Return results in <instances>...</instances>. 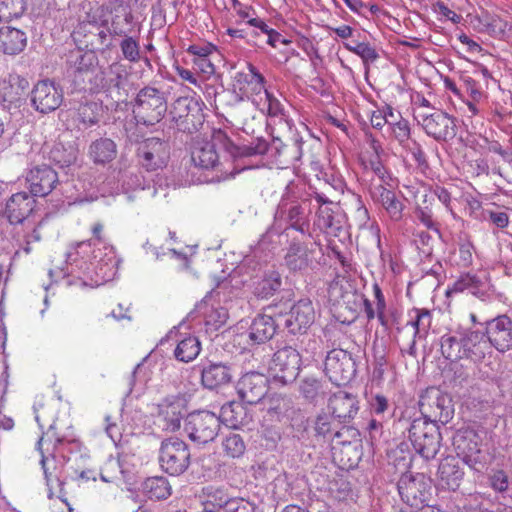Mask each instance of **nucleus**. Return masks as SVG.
<instances>
[{
	"label": "nucleus",
	"instance_id": "obj_49",
	"mask_svg": "<svg viewBox=\"0 0 512 512\" xmlns=\"http://www.w3.org/2000/svg\"><path fill=\"white\" fill-rule=\"evenodd\" d=\"M123 36L124 38L119 44L123 58L131 63L139 62L141 59L139 41L132 36L126 35L125 31Z\"/></svg>",
	"mask_w": 512,
	"mask_h": 512
},
{
	"label": "nucleus",
	"instance_id": "obj_62",
	"mask_svg": "<svg viewBox=\"0 0 512 512\" xmlns=\"http://www.w3.org/2000/svg\"><path fill=\"white\" fill-rule=\"evenodd\" d=\"M416 216L418 220L428 229L435 231L436 233H439L438 225L434 222L432 218V214L429 210L426 208L418 206L416 208Z\"/></svg>",
	"mask_w": 512,
	"mask_h": 512
},
{
	"label": "nucleus",
	"instance_id": "obj_33",
	"mask_svg": "<svg viewBox=\"0 0 512 512\" xmlns=\"http://www.w3.org/2000/svg\"><path fill=\"white\" fill-rule=\"evenodd\" d=\"M27 44L26 33L20 29L3 26L0 28V51L7 55H16L24 50Z\"/></svg>",
	"mask_w": 512,
	"mask_h": 512
},
{
	"label": "nucleus",
	"instance_id": "obj_18",
	"mask_svg": "<svg viewBox=\"0 0 512 512\" xmlns=\"http://www.w3.org/2000/svg\"><path fill=\"white\" fill-rule=\"evenodd\" d=\"M487 341H489L487 332L485 334L480 331L458 330L441 337V352H472L474 349H479L481 343Z\"/></svg>",
	"mask_w": 512,
	"mask_h": 512
},
{
	"label": "nucleus",
	"instance_id": "obj_17",
	"mask_svg": "<svg viewBox=\"0 0 512 512\" xmlns=\"http://www.w3.org/2000/svg\"><path fill=\"white\" fill-rule=\"evenodd\" d=\"M170 115L178 130L191 133L200 123L201 108L193 98L179 97L174 101Z\"/></svg>",
	"mask_w": 512,
	"mask_h": 512
},
{
	"label": "nucleus",
	"instance_id": "obj_6",
	"mask_svg": "<svg viewBox=\"0 0 512 512\" xmlns=\"http://www.w3.org/2000/svg\"><path fill=\"white\" fill-rule=\"evenodd\" d=\"M409 439L415 451L426 460L434 458L440 449L439 427L427 419L413 420L409 428Z\"/></svg>",
	"mask_w": 512,
	"mask_h": 512
},
{
	"label": "nucleus",
	"instance_id": "obj_52",
	"mask_svg": "<svg viewBox=\"0 0 512 512\" xmlns=\"http://www.w3.org/2000/svg\"><path fill=\"white\" fill-rule=\"evenodd\" d=\"M353 442H361L358 429L350 426H343L340 430L334 432L331 438V447L335 445L344 446Z\"/></svg>",
	"mask_w": 512,
	"mask_h": 512
},
{
	"label": "nucleus",
	"instance_id": "obj_48",
	"mask_svg": "<svg viewBox=\"0 0 512 512\" xmlns=\"http://www.w3.org/2000/svg\"><path fill=\"white\" fill-rule=\"evenodd\" d=\"M228 319V311L226 308L218 306H211L204 316V324L206 332L217 331L220 329Z\"/></svg>",
	"mask_w": 512,
	"mask_h": 512
},
{
	"label": "nucleus",
	"instance_id": "obj_55",
	"mask_svg": "<svg viewBox=\"0 0 512 512\" xmlns=\"http://www.w3.org/2000/svg\"><path fill=\"white\" fill-rule=\"evenodd\" d=\"M333 421L330 415L326 413L318 414L314 421V431L316 437H321L323 439L332 438L333 432Z\"/></svg>",
	"mask_w": 512,
	"mask_h": 512
},
{
	"label": "nucleus",
	"instance_id": "obj_56",
	"mask_svg": "<svg viewBox=\"0 0 512 512\" xmlns=\"http://www.w3.org/2000/svg\"><path fill=\"white\" fill-rule=\"evenodd\" d=\"M344 47L348 51L361 57L364 63L374 62L379 57L375 48H373L369 43L358 42L355 44V47H349V43H344Z\"/></svg>",
	"mask_w": 512,
	"mask_h": 512
},
{
	"label": "nucleus",
	"instance_id": "obj_41",
	"mask_svg": "<svg viewBox=\"0 0 512 512\" xmlns=\"http://www.w3.org/2000/svg\"><path fill=\"white\" fill-rule=\"evenodd\" d=\"M407 325L414 329V334L419 337L425 336L432 324V312L427 308H412L409 313Z\"/></svg>",
	"mask_w": 512,
	"mask_h": 512
},
{
	"label": "nucleus",
	"instance_id": "obj_51",
	"mask_svg": "<svg viewBox=\"0 0 512 512\" xmlns=\"http://www.w3.org/2000/svg\"><path fill=\"white\" fill-rule=\"evenodd\" d=\"M393 137L402 146L411 140V128L409 121L399 115V119L388 122Z\"/></svg>",
	"mask_w": 512,
	"mask_h": 512
},
{
	"label": "nucleus",
	"instance_id": "obj_4",
	"mask_svg": "<svg viewBox=\"0 0 512 512\" xmlns=\"http://www.w3.org/2000/svg\"><path fill=\"white\" fill-rule=\"evenodd\" d=\"M419 409L421 419L433 423L447 424L454 415V404L451 396L437 387L427 388L420 396Z\"/></svg>",
	"mask_w": 512,
	"mask_h": 512
},
{
	"label": "nucleus",
	"instance_id": "obj_1",
	"mask_svg": "<svg viewBox=\"0 0 512 512\" xmlns=\"http://www.w3.org/2000/svg\"><path fill=\"white\" fill-rule=\"evenodd\" d=\"M107 11L112 12V9L109 10L108 6L99 7L92 15H87V20L76 26L72 38L80 48L104 51L112 47L111 36L124 35V30L117 22L118 15L112 18L111 26H108Z\"/></svg>",
	"mask_w": 512,
	"mask_h": 512
},
{
	"label": "nucleus",
	"instance_id": "obj_31",
	"mask_svg": "<svg viewBox=\"0 0 512 512\" xmlns=\"http://www.w3.org/2000/svg\"><path fill=\"white\" fill-rule=\"evenodd\" d=\"M159 347L171 349L174 347V352H188L194 350L195 352L201 351V342L199 338L191 334H183L177 327L171 329L158 344Z\"/></svg>",
	"mask_w": 512,
	"mask_h": 512
},
{
	"label": "nucleus",
	"instance_id": "obj_29",
	"mask_svg": "<svg viewBox=\"0 0 512 512\" xmlns=\"http://www.w3.org/2000/svg\"><path fill=\"white\" fill-rule=\"evenodd\" d=\"M453 445L457 455L466 463H470L476 460V456L481 451V438L474 429H461L454 436Z\"/></svg>",
	"mask_w": 512,
	"mask_h": 512
},
{
	"label": "nucleus",
	"instance_id": "obj_50",
	"mask_svg": "<svg viewBox=\"0 0 512 512\" xmlns=\"http://www.w3.org/2000/svg\"><path fill=\"white\" fill-rule=\"evenodd\" d=\"M98 59L94 51L77 52L75 59L72 61V67L75 73L83 74L88 73L95 68Z\"/></svg>",
	"mask_w": 512,
	"mask_h": 512
},
{
	"label": "nucleus",
	"instance_id": "obj_34",
	"mask_svg": "<svg viewBox=\"0 0 512 512\" xmlns=\"http://www.w3.org/2000/svg\"><path fill=\"white\" fill-rule=\"evenodd\" d=\"M88 258L95 261L103 279L112 277L119 265V259L112 245H104L103 249H91Z\"/></svg>",
	"mask_w": 512,
	"mask_h": 512
},
{
	"label": "nucleus",
	"instance_id": "obj_53",
	"mask_svg": "<svg viewBox=\"0 0 512 512\" xmlns=\"http://www.w3.org/2000/svg\"><path fill=\"white\" fill-rule=\"evenodd\" d=\"M97 103H83L77 109V119L85 128L96 124L99 121Z\"/></svg>",
	"mask_w": 512,
	"mask_h": 512
},
{
	"label": "nucleus",
	"instance_id": "obj_61",
	"mask_svg": "<svg viewBox=\"0 0 512 512\" xmlns=\"http://www.w3.org/2000/svg\"><path fill=\"white\" fill-rule=\"evenodd\" d=\"M371 169L373 173L378 177L380 183L385 187L393 186V178L390 172L383 166L380 161L371 162Z\"/></svg>",
	"mask_w": 512,
	"mask_h": 512
},
{
	"label": "nucleus",
	"instance_id": "obj_22",
	"mask_svg": "<svg viewBox=\"0 0 512 512\" xmlns=\"http://www.w3.org/2000/svg\"><path fill=\"white\" fill-rule=\"evenodd\" d=\"M489 343L498 351L512 349V314L499 315L487 324Z\"/></svg>",
	"mask_w": 512,
	"mask_h": 512
},
{
	"label": "nucleus",
	"instance_id": "obj_28",
	"mask_svg": "<svg viewBox=\"0 0 512 512\" xmlns=\"http://www.w3.org/2000/svg\"><path fill=\"white\" fill-rule=\"evenodd\" d=\"M328 407L335 418L346 422L357 415L359 401L357 396L352 393L338 391L330 397Z\"/></svg>",
	"mask_w": 512,
	"mask_h": 512
},
{
	"label": "nucleus",
	"instance_id": "obj_30",
	"mask_svg": "<svg viewBox=\"0 0 512 512\" xmlns=\"http://www.w3.org/2000/svg\"><path fill=\"white\" fill-rule=\"evenodd\" d=\"M35 200L27 192L13 194L6 203V216L11 224L22 223L33 211Z\"/></svg>",
	"mask_w": 512,
	"mask_h": 512
},
{
	"label": "nucleus",
	"instance_id": "obj_5",
	"mask_svg": "<svg viewBox=\"0 0 512 512\" xmlns=\"http://www.w3.org/2000/svg\"><path fill=\"white\" fill-rule=\"evenodd\" d=\"M311 203L308 198L296 200L284 195L275 211V223L285 222L291 228L301 234L309 232Z\"/></svg>",
	"mask_w": 512,
	"mask_h": 512
},
{
	"label": "nucleus",
	"instance_id": "obj_43",
	"mask_svg": "<svg viewBox=\"0 0 512 512\" xmlns=\"http://www.w3.org/2000/svg\"><path fill=\"white\" fill-rule=\"evenodd\" d=\"M143 491L152 500L166 499L171 495V485L165 477H150L144 481Z\"/></svg>",
	"mask_w": 512,
	"mask_h": 512
},
{
	"label": "nucleus",
	"instance_id": "obj_9",
	"mask_svg": "<svg viewBox=\"0 0 512 512\" xmlns=\"http://www.w3.org/2000/svg\"><path fill=\"white\" fill-rule=\"evenodd\" d=\"M188 445L179 438H169L162 442L159 451L161 468L170 475H181L190 465Z\"/></svg>",
	"mask_w": 512,
	"mask_h": 512
},
{
	"label": "nucleus",
	"instance_id": "obj_54",
	"mask_svg": "<svg viewBox=\"0 0 512 512\" xmlns=\"http://www.w3.org/2000/svg\"><path fill=\"white\" fill-rule=\"evenodd\" d=\"M223 450L228 457L238 458L245 452V444L239 434L232 433L223 440Z\"/></svg>",
	"mask_w": 512,
	"mask_h": 512
},
{
	"label": "nucleus",
	"instance_id": "obj_11",
	"mask_svg": "<svg viewBox=\"0 0 512 512\" xmlns=\"http://www.w3.org/2000/svg\"><path fill=\"white\" fill-rule=\"evenodd\" d=\"M265 78L251 63L247 64V70L236 72L233 82V90L239 101L251 100L258 105L256 97L265 93Z\"/></svg>",
	"mask_w": 512,
	"mask_h": 512
},
{
	"label": "nucleus",
	"instance_id": "obj_10",
	"mask_svg": "<svg viewBox=\"0 0 512 512\" xmlns=\"http://www.w3.org/2000/svg\"><path fill=\"white\" fill-rule=\"evenodd\" d=\"M220 428L219 418L209 411L190 413L187 417L185 430L189 438L199 444L213 441Z\"/></svg>",
	"mask_w": 512,
	"mask_h": 512
},
{
	"label": "nucleus",
	"instance_id": "obj_3",
	"mask_svg": "<svg viewBox=\"0 0 512 512\" xmlns=\"http://www.w3.org/2000/svg\"><path fill=\"white\" fill-rule=\"evenodd\" d=\"M167 112L164 92L145 86L139 90L133 104V113L138 123L150 126L159 123Z\"/></svg>",
	"mask_w": 512,
	"mask_h": 512
},
{
	"label": "nucleus",
	"instance_id": "obj_21",
	"mask_svg": "<svg viewBox=\"0 0 512 512\" xmlns=\"http://www.w3.org/2000/svg\"><path fill=\"white\" fill-rule=\"evenodd\" d=\"M26 182L32 196L45 197L55 189L59 179L55 170L49 165L42 164L28 171Z\"/></svg>",
	"mask_w": 512,
	"mask_h": 512
},
{
	"label": "nucleus",
	"instance_id": "obj_42",
	"mask_svg": "<svg viewBox=\"0 0 512 512\" xmlns=\"http://www.w3.org/2000/svg\"><path fill=\"white\" fill-rule=\"evenodd\" d=\"M315 225L327 234H335L341 227L339 215L334 211L333 206H319L316 213Z\"/></svg>",
	"mask_w": 512,
	"mask_h": 512
},
{
	"label": "nucleus",
	"instance_id": "obj_44",
	"mask_svg": "<svg viewBox=\"0 0 512 512\" xmlns=\"http://www.w3.org/2000/svg\"><path fill=\"white\" fill-rule=\"evenodd\" d=\"M231 499L225 489L208 487L203 501V510L219 512L222 508L226 509Z\"/></svg>",
	"mask_w": 512,
	"mask_h": 512
},
{
	"label": "nucleus",
	"instance_id": "obj_8",
	"mask_svg": "<svg viewBox=\"0 0 512 512\" xmlns=\"http://www.w3.org/2000/svg\"><path fill=\"white\" fill-rule=\"evenodd\" d=\"M414 117L425 133L436 141L447 142L456 136L455 118L442 110L418 111Z\"/></svg>",
	"mask_w": 512,
	"mask_h": 512
},
{
	"label": "nucleus",
	"instance_id": "obj_38",
	"mask_svg": "<svg viewBox=\"0 0 512 512\" xmlns=\"http://www.w3.org/2000/svg\"><path fill=\"white\" fill-rule=\"evenodd\" d=\"M219 423L223 422L226 426L237 429L248 422L246 408L242 403L231 401L221 407Z\"/></svg>",
	"mask_w": 512,
	"mask_h": 512
},
{
	"label": "nucleus",
	"instance_id": "obj_13",
	"mask_svg": "<svg viewBox=\"0 0 512 512\" xmlns=\"http://www.w3.org/2000/svg\"><path fill=\"white\" fill-rule=\"evenodd\" d=\"M63 98V89L51 80L37 82L31 92L32 106L42 114L58 109L63 102Z\"/></svg>",
	"mask_w": 512,
	"mask_h": 512
},
{
	"label": "nucleus",
	"instance_id": "obj_35",
	"mask_svg": "<svg viewBox=\"0 0 512 512\" xmlns=\"http://www.w3.org/2000/svg\"><path fill=\"white\" fill-rule=\"evenodd\" d=\"M463 471L454 457L443 459L438 468L439 481L442 487L455 491L459 488L463 478Z\"/></svg>",
	"mask_w": 512,
	"mask_h": 512
},
{
	"label": "nucleus",
	"instance_id": "obj_12",
	"mask_svg": "<svg viewBox=\"0 0 512 512\" xmlns=\"http://www.w3.org/2000/svg\"><path fill=\"white\" fill-rule=\"evenodd\" d=\"M216 143H223L226 146L231 142L221 130L214 132L210 141L197 138L193 142L191 160L196 167L210 169L218 165L219 156L216 151Z\"/></svg>",
	"mask_w": 512,
	"mask_h": 512
},
{
	"label": "nucleus",
	"instance_id": "obj_58",
	"mask_svg": "<svg viewBox=\"0 0 512 512\" xmlns=\"http://www.w3.org/2000/svg\"><path fill=\"white\" fill-rule=\"evenodd\" d=\"M265 103L267 115L270 117H284V106L271 92L265 90ZM265 108L262 109L264 112Z\"/></svg>",
	"mask_w": 512,
	"mask_h": 512
},
{
	"label": "nucleus",
	"instance_id": "obj_45",
	"mask_svg": "<svg viewBox=\"0 0 512 512\" xmlns=\"http://www.w3.org/2000/svg\"><path fill=\"white\" fill-rule=\"evenodd\" d=\"M77 154L74 146L56 143L49 152V159L60 167H69L76 162Z\"/></svg>",
	"mask_w": 512,
	"mask_h": 512
},
{
	"label": "nucleus",
	"instance_id": "obj_20",
	"mask_svg": "<svg viewBox=\"0 0 512 512\" xmlns=\"http://www.w3.org/2000/svg\"><path fill=\"white\" fill-rule=\"evenodd\" d=\"M324 372L329 380L337 386L348 383L356 372L351 354H327Z\"/></svg>",
	"mask_w": 512,
	"mask_h": 512
},
{
	"label": "nucleus",
	"instance_id": "obj_60",
	"mask_svg": "<svg viewBox=\"0 0 512 512\" xmlns=\"http://www.w3.org/2000/svg\"><path fill=\"white\" fill-rule=\"evenodd\" d=\"M402 147L411 154L413 160L417 163L420 167H427V160L426 155L421 147V145L415 141L410 140L405 145H402Z\"/></svg>",
	"mask_w": 512,
	"mask_h": 512
},
{
	"label": "nucleus",
	"instance_id": "obj_46",
	"mask_svg": "<svg viewBox=\"0 0 512 512\" xmlns=\"http://www.w3.org/2000/svg\"><path fill=\"white\" fill-rule=\"evenodd\" d=\"M162 429L166 431H176L180 428L182 415L177 405L168 404L161 407L159 412Z\"/></svg>",
	"mask_w": 512,
	"mask_h": 512
},
{
	"label": "nucleus",
	"instance_id": "obj_39",
	"mask_svg": "<svg viewBox=\"0 0 512 512\" xmlns=\"http://www.w3.org/2000/svg\"><path fill=\"white\" fill-rule=\"evenodd\" d=\"M116 154V144L109 138L97 139L89 147V155L96 164L109 163L116 157Z\"/></svg>",
	"mask_w": 512,
	"mask_h": 512
},
{
	"label": "nucleus",
	"instance_id": "obj_23",
	"mask_svg": "<svg viewBox=\"0 0 512 512\" xmlns=\"http://www.w3.org/2000/svg\"><path fill=\"white\" fill-rule=\"evenodd\" d=\"M268 379L259 372L243 375L237 383V391L242 401L257 404L267 393Z\"/></svg>",
	"mask_w": 512,
	"mask_h": 512
},
{
	"label": "nucleus",
	"instance_id": "obj_32",
	"mask_svg": "<svg viewBox=\"0 0 512 512\" xmlns=\"http://www.w3.org/2000/svg\"><path fill=\"white\" fill-rule=\"evenodd\" d=\"M92 238L77 242L73 246H71L70 251L67 252L68 263L75 262L77 260V256L81 258L89 257L91 249H93L97 244H106V236L104 233V224L100 221L95 222L91 227Z\"/></svg>",
	"mask_w": 512,
	"mask_h": 512
},
{
	"label": "nucleus",
	"instance_id": "obj_47",
	"mask_svg": "<svg viewBox=\"0 0 512 512\" xmlns=\"http://www.w3.org/2000/svg\"><path fill=\"white\" fill-rule=\"evenodd\" d=\"M281 284L280 274L276 271H272L257 284L255 293L258 297L268 298L280 289Z\"/></svg>",
	"mask_w": 512,
	"mask_h": 512
},
{
	"label": "nucleus",
	"instance_id": "obj_15",
	"mask_svg": "<svg viewBox=\"0 0 512 512\" xmlns=\"http://www.w3.org/2000/svg\"><path fill=\"white\" fill-rule=\"evenodd\" d=\"M142 166L148 171H155L166 166L170 157V145L159 137L145 139L138 148Z\"/></svg>",
	"mask_w": 512,
	"mask_h": 512
},
{
	"label": "nucleus",
	"instance_id": "obj_16",
	"mask_svg": "<svg viewBox=\"0 0 512 512\" xmlns=\"http://www.w3.org/2000/svg\"><path fill=\"white\" fill-rule=\"evenodd\" d=\"M468 291L475 297L485 300L490 296L491 283L486 272L463 273L446 289V296Z\"/></svg>",
	"mask_w": 512,
	"mask_h": 512
},
{
	"label": "nucleus",
	"instance_id": "obj_64",
	"mask_svg": "<svg viewBox=\"0 0 512 512\" xmlns=\"http://www.w3.org/2000/svg\"><path fill=\"white\" fill-rule=\"evenodd\" d=\"M225 512H253L251 505L243 499L232 498Z\"/></svg>",
	"mask_w": 512,
	"mask_h": 512
},
{
	"label": "nucleus",
	"instance_id": "obj_19",
	"mask_svg": "<svg viewBox=\"0 0 512 512\" xmlns=\"http://www.w3.org/2000/svg\"><path fill=\"white\" fill-rule=\"evenodd\" d=\"M96 87L104 90L117 100H121L125 96V87L128 82V73L125 66L121 63L114 62L109 65L107 72L101 71L95 76Z\"/></svg>",
	"mask_w": 512,
	"mask_h": 512
},
{
	"label": "nucleus",
	"instance_id": "obj_25",
	"mask_svg": "<svg viewBox=\"0 0 512 512\" xmlns=\"http://www.w3.org/2000/svg\"><path fill=\"white\" fill-rule=\"evenodd\" d=\"M315 320V309L308 298L300 299L286 315L285 325L292 334L305 332Z\"/></svg>",
	"mask_w": 512,
	"mask_h": 512
},
{
	"label": "nucleus",
	"instance_id": "obj_24",
	"mask_svg": "<svg viewBox=\"0 0 512 512\" xmlns=\"http://www.w3.org/2000/svg\"><path fill=\"white\" fill-rule=\"evenodd\" d=\"M373 293L375 298V307L369 299L364 298L363 300V308L366 318L368 321L377 318L379 324L387 330L396 322V311L387 309L385 296L378 283L373 284Z\"/></svg>",
	"mask_w": 512,
	"mask_h": 512
},
{
	"label": "nucleus",
	"instance_id": "obj_2",
	"mask_svg": "<svg viewBox=\"0 0 512 512\" xmlns=\"http://www.w3.org/2000/svg\"><path fill=\"white\" fill-rule=\"evenodd\" d=\"M304 141L302 137L295 136L291 144H285L280 138H273L269 144L262 138L255 143L244 145L241 154L244 156L263 155L270 152L275 161L281 165H289L299 161L303 156Z\"/></svg>",
	"mask_w": 512,
	"mask_h": 512
},
{
	"label": "nucleus",
	"instance_id": "obj_40",
	"mask_svg": "<svg viewBox=\"0 0 512 512\" xmlns=\"http://www.w3.org/2000/svg\"><path fill=\"white\" fill-rule=\"evenodd\" d=\"M202 383L209 389L217 388L230 381L231 375L226 365L217 363L210 364L202 370Z\"/></svg>",
	"mask_w": 512,
	"mask_h": 512
},
{
	"label": "nucleus",
	"instance_id": "obj_57",
	"mask_svg": "<svg viewBox=\"0 0 512 512\" xmlns=\"http://www.w3.org/2000/svg\"><path fill=\"white\" fill-rule=\"evenodd\" d=\"M300 392L309 400H314L324 393L322 383L314 377L303 379L300 385Z\"/></svg>",
	"mask_w": 512,
	"mask_h": 512
},
{
	"label": "nucleus",
	"instance_id": "obj_37",
	"mask_svg": "<svg viewBox=\"0 0 512 512\" xmlns=\"http://www.w3.org/2000/svg\"><path fill=\"white\" fill-rule=\"evenodd\" d=\"M274 319L269 315H258L250 326L249 340L254 344L267 342L275 334Z\"/></svg>",
	"mask_w": 512,
	"mask_h": 512
},
{
	"label": "nucleus",
	"instance_id": "obj_7",
	"mask_svg": "<svg viewBox=\"0 0 512 512\" xmlns=\"http://www.w3.org/2000/svg\"><path fill=\"white\" fill-rule=\"evenodd\" d=\"M397 486L401 499L411 507L421 508L431 497L432 480L423 473H405Z\"/></svg>",
	"mask_w": 512,
	"mask_h": 512
},
{
	"label": "nucleus",
	"instance_id": "obj_59",
	"mask_svg": "<svg viewBox=\"0 0 512 512\" xmlns=\"http://www.w3.org/2000/svg\"><path fill=\"white\" fill-rule=\"evenodd\" d=\"M23 10V0H0V18L19 16Z\"/></svg>",
	"mask_w": 512,
	"mask_h": 512
},
{
	"label": "nucleus",
	"instance_id": "obj_26",
	"mask_svg": "<svg viewBox=\"0 0 512 512\" xmlns=\"http://www.w3.org/2000/svg\"><path fill=\"white\" fill-rule=\"evenodd\" d=\"M300 354H273L269 361L271 375L286 383L298 375Z\"/></svg>",
	"mask_w": 512,
	"mask_h": 512
},
{
	"label": "nucleus",
	"instance_id": "obj_27",
	"mask_svg": "<svg viewBox=\"0 0 512 512\" xmlns=\"http://www.w3.org/2000/svg\"><path fill=\"white\" fill-rule=\"evenodd\" d=\"M315 243L300 242L297 239H293L287 249L285 255V264L291 271H300L307 269L314 260V249Z\"/></svg>",
	"mask_w": 512,
	"mask_h": 512
},
{
	"label": "nucleus",
	"instance_id": "obj_63",
	"mask_svg": "<svg viewBox=\"0 0 512 512\" xmlns=\"http://www.w3.org/2000/svg\"><path fill=\"white\" fill-rule=\"evenodd\" d=\"M215 50L216 48L214 45L210 43H205L190 45L187 49V52L189 54L196 56L197 59L200 60L201 58L207 59V57Z\"/></svg>",
	"mask_w": 512,
	"mask_h": 512
},
{
	"label": "nucleus",
	"instance_id": "obj_36",
	"mask_svg": "<svg viewBox=\"0 0 512 512\" xmlns=\"http://www.w3.org/2000/svg\"><path fill=\"white\" fill-rule=\"evenodd\" d=\"M332 457L341 469H353L362 457L361 442H353L344 446H332Z\"/></svg>",
	"mask_w": 512,
	"mask_h": 512
},
{
	"label": "nucleus",
	"instance_id": "obj_14",
	"mask_svg": "<svg viewBox=\"0 0 512 512\" xmlns=\"http://www.w3.org/2000/svg\"><path fill=\"white\" fill-rule=\"evenodd\" d=\"M391 188L385 187L383 184L372 183L369 193L374 203L382 208L387 218L398 223L404 219L406 206Z\"/></svg>",
	"mask_w": 512,
	"mask_h": 512
}]
</instances>
